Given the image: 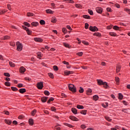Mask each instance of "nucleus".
Masks as SVG:
<instances>
[{
	"mask_svg": "<svg viewBox=\"0 0 130 130\" xmlns=\"http://www.w3.org/2000/svg\"><path fill=\"white\" fill-rule=\"evenodd\" d=\"M104 87L105 88H106V89H107V88H108V84H107V82H104V84H103Z\"/></svg>",
	"mask_w": 130,
	"mask_h": 130,
	"instance_id": "obj_27",
	"label": "nucleus"
},
{
	"mask_svg": "<svg viewBox=\"0 0 130 130\" xmlns=\"http://www.w3.org/2000/svg\"><path fill=\"white\" fill-rule=\"evenodd\" d=\"M47 99H48V97L47 96H43L41 98V100L42 102H43L44 103H45V102H46V101H47Z\"/></svg>",
	"mask_w": 130,
	"mask_h": 130,
	"instance_id": "obj_9",
	"label": "nucleus"
},
{
	"mask_svg": "<svg viewBox=\"0 0 130 130\" xmlns=\"http://www.w3.org/2000/svg\"><path fill=\"white\" fill-rule=\"evenodd\" d=\"M51 110L52 111H55L56 110V109L55 107H52L51 108Z\"/></svg>",
	"mask_w": 130,
	"mask_h": 130,
	"instance_id": "obj_59",
	"label": "nucleus"
},
{
	"mask_svg": "<svg viewBox=\"0 0 130 130\" xmlns=\"http://www.w3.org/2000/svg\"><path fill=\"white\" fill-rule=\"evenodd\" d=\"M37 57L38 58H39L40 59H41V52H38L37 53Z\"/></svg>",
	"mask_w": 130,
	"mask_h": 130,
	"instance_id": "obj_23",
	"label": "nucleus"
},
{
	"mask_svg": "<svg viewBox=\"0 0 130 130\" xmlns=\"http://www.w3.org/2000/svg\"><path fill=\"white\" fill-rule=\"evenodd\" d=\"M11 90H12V91H18V88H17V87H11Z\"/></svg>",
	"mask_w": 130,
	"mask_h": 130,
	"instance_id": "obj_43",
	"label": "nucleus"
},
{
	"mask_svg": "<svg viewBox=\"0 0 130 130\" xmlns=\"http://www.w3.org/2000/svg\"><path fill=\"white\" fill-rule=\"evenodd\" d=\"M9 64L10 67H12L13 68L15 67V63H13V62L9 61Z\"/></svg>",
	"mask_w": 130,
	"mask_h": 130,
	"instance_id": "obj_32",
	"label": "nucleus"
},
{
	"mask_svg": "<svg viewBox=\"0 0 130 130\" xmlns=\"http://www.w3.org/2000/svg\"><path fill=\"white\" fill-rule=\"evenodd\" d=\"M86 113H87V110H83L80 112V113H81V114H84V115H86Z\"/></svg>",
	"mask_w": 130,
	"mask_h": 130,
	"instance_id": "obj_26",
	"label": "nucleus"
},
{
	"mask_svg": "<svg viewBox=\"0 0 130 130\" xmlns=\"http://www.w3.org/2000/svg\"><path fill=\"white\" fill-rule=\"evenodd\" d=\"M70 119H71V120H73L74 121H78V120H79L77 117L74 116H70Z\"/></svg>",
	"mask_w": 130,
	"mask_h": 130,
	"instance_id": "obj_8",
	"label": "nucleus"
},
{
	"mask_svg": "<svg viewBox=\"0 0 130 130\" xmlns=\"http://www.w3.org/2000/svg\"><path fill=\"white\" fill-rule=\"evenodd\" d=\"M95 11L97 12L99 14H102V12L103 11V9L101 7H96L95 8Z\"/></svg>",
	"mask_w": 130,
	"mask_h": 130,
	"instance_id": "obj_5",
	"label": "nucleus"
},
{
	"mask_svg": "<svg viewBox=\"0 0 130 130\" xmlns=\"http://www.w3.org/2000/svg\"><path fill=\"white\" fill-rule=\"evenodd\" d=\"M77 55H78V56H82V55H83V52H80L77 53Z\"/></svg>",
	"mask_w": 130,
	"mask_h": 130,
	"instance_id": "obj_48",
	"label": "nucleus"
},
{
	"mask_svg": "<svg viewBox=\"0 0 130 130\" xmlns=\"http://www.w3.org/2000/svg\"><path fill=\"white\" fill-rule=\"evenodd\" d=\"M96 81H97L98 85H103V84H104V82H103V81H102V80L98 79Z\"/></svg>",
	"mask_w": 130,
	"mask_h": 130,
	"instance_id": "obj_11",
	"label": "nucleus"
},
{
	"mask_svg": "<svg viewBox=\"0 0 130 130\" xmlns=\"http://www.w3.org/2000/svg\"><path fill=\"white\" fill-rule=\"evenodd\" d=\"M121 68V66L120 65H117L116 67V72L118 73L120 71V69Z\"/></svg>",
	"mask_w": 130,
	"mask_h": 130,
	"instance_id": "obj_14",
	"label": "nucleus"
},
{
	"mask_svg": "<svg viewBox=\"0 0 130 130\" xmlns=\"http://www.w3.org/2000/svg\"><path fill=\"white\" fill-rule=\"evenodd\" d=\"M82 43H83V44H85V45H89V43L85 41H83Z\"/></svg>",
	"mask_w": 130,
	"mask_h": 130,
	"instance_id": "obj_56",
	"label": "nucleus"
},
{
	"mask_svg": "<svg viewBox=\"0 0 130 130\" xmlns=\"http://www.w3.org/2000/svg\"><path fill=\"white\" fill-rule=\"evenodd\" d=\"M77 108L78 109H84V106L78 105L77 106Z\"/></svg>",
	"mask_w": 130,
	"mask_h": 130,
	"instance_id": "obj_25",
	"label": "nucleus"
},
{
	"mask_svg": "<svg viewBox=\"0 0 130 130\" xmlns=\"http://www.w3.org/2000/svg\"><path fill=\"white\" fill-rule=\"evenodd\" d=\"M34 40H35V41H36L37 42H42V41H43L42 39L39 38H34Z\"/></svg>",
	"mask_w": 130,
	"mask_h": 130,
	"instance_id": "obj_10",
	"label": "nucleus"
},
{
	"mask_svg": "<svg viewBox=\"0 0 130 130\" xmlns=\"http://www.w3.org/2000/svg\"><path fill=\"white\" fill-rule=\"evenodd\" d=\"M24 25H25V26H27V27H29L30 26V24H29L27 22H24Z\"/></svg>",
	"mask_w": 130,
	"mask_h": 130,
	"instance_id": "obj_52",
	"label": "nucleus"
},
{
	"mask_svg": "<svg viewBox=\"0 0 130 130\" xmlns=\"http://www.w3.org/2000/svg\"><path fill=\"white\" fill-rule=\"evenodd\" d=\"M53 70H54L55 71H58V68H57V66H54L53 67Z\"/></svg>",
	"mask_w": 130,
	"mask_h": 130,
	"instance_id": "obj_47",
	"label": "nucleus"
},
{
	"mask_svg": "<svg viewBox=\"0 0 130 130\" xmlns=\"http://www.w3.org/2000/svg\"><path fill=\"white\" fill-rule=\"evenodd\" d=\"M10 37L9 36H6L4 37V38L3 39L4 40H7L8 39H10Z\"/></svg>",
	"mask_w": 130,
	"mask_h": 130,
	"instance_id": "obj_39",
	"label": "nucleus"
},
{
	"mask_svg": "<svg viewBox=\"0 0 130 130\" xmlns=\"http://www.w3.org/2000/svg\"><path fill=\"white\" fill-rule=\"evenodd\" d=\"M94 36H101V34L99 32H95L93 34Z\"/></svg>",
	"mask_w": 130,
	"mask_h": 130,
	"instance_id": "obj_46",
	"label": "nucleus"
},
{
	"mask_svg": "<svg viewBox=\"0 0 130 130\" xmlns=\"http://www.w3.org/2000/svg\"><path fill=\"white\" fill-rule=\"evenodd\" d=\"M102 107H104V108H106V107H108V103H105V104H103Z\"/></svg>",
	"mask_w": 130,
	"mask_h": 130,
	"instance_id": "obj_22",
	"label": "nucleus"
},
{
	"mask_svg": "<svg viewBox=\"0 0 130 130\" xmlns=\"http://www.w3.org/2000/svg\"><path fill=\"white\" fill-rule=\"evenodd\" d=\"M32 26H34L35 27H37V26H38L39 25V23L37 22H33L31 23Z\"/></svg>",
	"mask_w": 130,
	"mask_h": 130,
	"instance_id": "obj_15",
	"label": "nucleus"
},
{
	"mask_svg": "<svg viewBox=\"0 0 130 130\" xmlns=\"http://www.w3.org/2000/svg\"><path fill=\"white\" fill-rule=\"evenodd\" d=\"M125 12H127L129 15H130V9H125Z\"/></svg>",
	"mask_w": 130,
	"mask_h": 130,
	"instance_id": "obj_60",
	"label": "nucleus"
},
{
	"mask_svg": "<svg viewBox=\"0 0 130 130\" xmlns=\"http://www.w3.org/2000/svg\"><path fill=\"white\" fill-rule=\"evenodd\" d=\"M17 50L18 51H21L23 49V45L19 42H16Z\"/></svg>",
	"mask_w": 130,
	"mask_h": 130,
	"instance_id": "obj_1",
	"label": "nucleus"
},
{
	"mask_svg": "<svg viewBox=\"0 0 130 130\" xmlns=\"http://www.w3.org/2000/svg\"><path fill=\"white\" fill-rule=\"evenodd\" d=\"M19 92L21 94H23V93H25V92H26V89H25V88H21V89H19Z\"/></svg>",
	"mask_w": 130,
	"mask_h": 130,
	"instance_id": "obj_16",
	"label": "nucleus"
},
{
	"mask_svg": "<svg viewBox=\"0 0 130 130\" xmlns=\"http://www.w3.org/2000/svg\"><path fill=\"white\" fill-rule=\"evenodd\" d=\"M44 94H45V95H46L47 96H49L50 93H49V91H47V90H45V91H44Z\"/></svg>",
	"mask_w": 130,
	"mask_h": 130,
	"instance_id": "obj_41",
	"label": "nucleus"
},
{
	"mask_svg": "<svg viewBox=\"0 0 130 130\" xmlns=\"http://www.w3.org/2000/svg\"><path fill=\"white\" fill-rule=\"evenodd\" d=\"M46 13H47V14H53V13H54V12L52 11L51 10H50V9L46 10Z\"/></svg>",
	"mask_w": 130,
	"mask_h": 130,
	"instance_id": "obj_17",
	"label": "nucleus"
},
{
	"mask_svg": "<svg viewBox=\"0 0 130 130\" xmlns=\"http://www.w3.org/2000/svg\"><path fill=\"white\" fill-rule=\"evenodd\" d=\"M107 12H111V8H107Z\"/></svg>",
	"mask_w": 130,
	"mask_h": 130,
	"instance_id": "obj_64",
	"label": "nucleus"
},
{
	"mask_svg": "<svg viewBox=\"0 0 130 130\" xmlns=\"http://www.w3.org/2000/svg\"><path fill=\"white\" fill-rule=\"evenodd\" d=\"M75 7L76 8H77L78 9H80V8H82V6H81V5L78 4H75Z\"/></svg>",
	"mask_w": 130,
	"mask_h": 130,
	"instance_id": "obj_36",
	"label": "nucleus"
},
{
	"mask_svg": "<svg viewBox=\"0 0 130 130\" xmlns=\"http://www.w3.org/2000/svg\"><path fill=\"white\" fill-rule=\"evenodd\" d=\"M63 45L65 47H67L68 48H70V47H71L70 46V45L68 43H63Z\"/></svg>",
	"mask_w": 130,
	"mask_h": 130,
	"instance_id": "obj_28",
	"label": "nucleus"
},
{
	"mask_svg": "<svg viewBox=\"0 0 130 130\" xmlns=\"http://www.w3.org/2000/svg\"><path fill=\"white\" fill-rule=\"evenodd\" d=\"M113 28L114 29V30H119V27L115 25V26H114Z\"/></svg>",
	"mask_w": 130,
	"mask_h": 130,
	"instance_id": "obj_30",
	"label": "nucleus"
},
{
	"mask_svg": "<svg viewBox=\"0 0 130 130\" xmlns=\"http://www.w3.org/2000/svg\"><path fill=\"white\" fill-rule=\"evenodd\" d=\"M26 32L28 35H30L31 33H32V31L31 30H29V29H26Z\"/></svg>",
	"mask_w": 130,
	"mask_h": 130,
	"instance_id": "obj_49",
	"label": "nucleus"
},
{
	"mask_svg": "<svg viewBox=\"0 0 130 130\" xmlns=\"http://www.w3.org/2000/svg\"><path fill=\"white\" fill-rule=\"evenodd\" d=\"M5 85L6 86H8V87H10V86H11V83L9 82H5Z\"/></svg>",
	"mask_w": 130,
	"mask_h": 130,
	"instance_id": "obj_51",
	"label": "nucleus"
},
{
	"mask_svg": "<svg viewBox=\"0 0 130 130\" xmlns=\"http://www.w3.org/2000/svg\"><path fill=\"white\" fill-rule=\"evenodd\" d=\"M118 96L119 99H120V100H122V98H123V96L122 95V94H121V93H119Z\"/></svg>",
	"mask_w": 130,
	"mask_h": 130,
	"instance_id": "obj_38",
	"label": "nucleus"
},
{
	"mask_svg": "<svg viewBox=\"0 0 130 130\" xmlns=\"http://www.w3.org/2000/svg\"><path fill=\"white\" fill-rule=\"evenodd\" d=\"M63 63L64 64H67V66H69V64H70V63H69V62H67V61H63Z\"/></svg>",
	"mask_w": 130,
	"mask_h": 130,
	"instance_id": "obj_62",
	"label": "nucleus"
},
{
	"mask_svg": "<svg viewBox=\"0 0 130 130\" xmlns=\"http://www.w3.org/2000/svg\"><path fill=\"white\" fill-rule=\"evenodd\" d=\"M52 23H56V18L55 17H52L51 20Z\"/></svg>",
	"mask_w": 130,
	"mask_h": 130,
	"instance_id": "obj_21",
	"label": "nucleus"
},
{
	"mask_svg": "<svg viewBox=\"0 0 130 130\" xmlns=\"http://www.w3.org/2000/svg\"><path fill=\"white\" fill-rule=\"evenodd\" d=\"M5 121V123H7V124H11V123H12V121L11 120L6 119Z\"/></svg>",
	"mask_w": 130,
	"mask_h": 130,
	"instance_id": "obj_18",
	"label": "nucleus"
},
{
	"mask_svg": "<svg viewBox=\"0 0 130 130\" xmlns=\"http://www.w3.org/2000/svg\"><path fill=\"white\" fill-rule=\"evenodd\" d=\"M35 114H36V110H34L32 111V112H31V115H32L33 116H34Z\"/></svg>",
	"mask_w": 130,
	"mask_h": 130,
	"instance_id": "obj_40",
	"label": "nucleus"
},
{
	"mask_svg": "<svg viewBox=\"0 0 130 130\" xmlns=\"http://www.w3.org/2000/svg\"><path fill=\"white\" fill-rule=\"evenodd\" d=\"M10 45H11V46H15V45H16V44H15V43H14V42H11V43H10Z\"/></svg>",
	"mask_w": 130,
	"mask_h": 130,
	"instance_id": "obj_63",
	"label": "nucleus"
},
{
	"mask_svg": "<svg viewBox=\"0 0 130 130\" xmlns=\"http://www.w3.org/2000/svg\"><path fill=\"white\" fill-rule=\"evenodd\" d=\"M27 17H34V14L30 12L27 13Z\"/></svg>",
	"mask_w": 130,
	"mask_h": 130,
	"instance_id": "obj_19",
	"label": "nucleus"
},
{
	"mask_svg": "<svg viewBox=\"0 0 130 130\" xmlns=\"http://www.w3.org/2000/svg\"><path fill=\"white\" fill-rule=\"evenodd\" d=\"M18 118H19V119H23V118H24V116L20 115V116H19Z\"/></svg>",
	"mask_w": 130,
	"mask_h": 130,
	"instance_id": "obj_61",
	"label": "nucleus"
},
{
	"mask_svg": "<svg viewBox=\"0 0 130 130\" xmlns=\"http://www.w3.org/2000/svg\"><path fill=\"white\" fill-rule=\"evenodd\" d=\"M4 75L6 77H10V74H9L8 73H4Z\"/></svg>",
	"mask_w": 130,
	"mask_h": 130,
	"instance_id": "obj_55",
	"label": "nucleus"
},
{
	"mask_svg": "<svg viewBox=\"0 0 130 130\" xmlns=\"http://www.w3.org/2000/svg\"><path fill=\"white\" fill-rule=\"evenodd\" d=\"M105 119H106V120H107L108 121H111L112 120V119H111L108 116H106L105 117Z\"/></svg>",
	"mask_w": 130,
	"mask_h": 130,
	"instance_id": "obj_29",
	"label": "nucleus"
},
{
	"mask_svg": "<svg viewBox=\"0 0 130 130\" xmlns=\"http://www.w3.org/2000/svg\"><path fill=\"white\" fill-rule=\"evenodd\" d=\"M91 93H92V89H88L87 90H86V94L87 95H91Z\"/></svg>",
	"mask_w": 130,
	"mask_h": 130,
	"instance_id": "obj_13",
	"label": "nucleus"
},
{
	"mask_svg": "<svg viewBox=\"0 0 130 130\" xmlns=\"http://www.w3.org/2000/svg\"><path fill=\"white\" fill-rule=\"evenodd\" d=\"M64 75L66 76H69V75H72V74H74L73 71H64Z\"/></svg>",
	"mask_w": 130,
	"mask_h": 130,
	"instance_id": "obj_7",
	"label": "nucleus"
},
{
	"mask_svg": "<svg viewBox=\"0 0 130 130\" xmlns=\"http://www.w3.org/2000/svg\"><path fill=\"white\" fill-rule=\"evenodd\" d=\"M19 72L21 74H24V73L26 72V69H25V68H24L23 67H21L19 69Z\"/></svg>",
	"mask_w": 130,
	"mask_h": 130,
	"instance_id": "obj_6",
	"label": "nucleus"
},
{
	"mask_svg": "<svg viewBox=\"0 0 130 130\" xmlns=\"http://www.w3.org/2000/svg\"><path fill=\"white\" fill-rule=\"evenodd\" d=\"M83 17L84 19H90V16L87 15H83Z\"/></svg>",
	"mask_w": 130,
	"mask_h": 130,
	"instance_id": "obj_31",
	"label": "nucleus"
},
{
	"mask_svg": "<svg viewBox=\"0 0 130 130\" xmlns=\"http://www.w3.org/2000/svg\"><path fill=\"white\" fill-rule=\"evenodd\" d=\"M71 110L74 114H77L78 113V110L75 108H72Z\"/></svg>",
	"mask_w": 130,
	"mask_h": 130,
	"instance_id": "obj_12",
	"label": "nucleus"
},
{
	"mask_svg": "<svg viewBox=\"0 0 130 130\" xmlns=\"http://www.w3.org/2000/svg\"><path fill=\"white\" fill-rule=\"evenodd\" d=\"M109 34L111 36H114V37L116 36V34L115 32H110Z\"/></svg>",
	"mask_w": 130,
	"mask_h": 130,
	"instance_id": "obj_34",
	"label": "nucleus"
},
{
	"mask_svg": "<svg viewBox=\"0 0 130 130\" xmlns=\"http://www.w3.org/2000/svg\"><path fill=\"white\" fill-rule=\"evenodd\" d=\"M4 114H6V115H10V112H9V111H5Z\"/></svg>",
	"mask_w": 130,
	"mask_h": 130,
	"instance_id": "obj_58",
	"label": "nucleus"
},
{
	"mask_svg": "<svg viewBox=\"0 0 130 130\" xmlns=\"http://www.w3.org/2000/svg\"><path fill=\"white\" fill-rule=\"evenodd\" d=\"M85 28L86 29H88V28H89V24H88L87 23H85Z\"/></svg>",
	"mask_w": 130,
	"mask_h": 130,
	"instance_id": "obj_57",
	"label": "nucleus"
},
{
	"mask_svg": "<svg viewBox=\"0 0 130 130\" xmlns=\"http://www.w3.org/2000/svg\"><path fill=\"white\" fill-rule=\"evenodd\" d=\"M88 12L89 14H90V15H93V11H92L90 9H88Z\"/></svg>",
	"mask_w": 130,
	"mask_h": 130,
	"instance_id": "obj_50",
	"label": "nucleus"
},
{
	"mask_svg": "<svg viewBox=\"0 0 130 130\" xmlns=\"http://www.w3.org/2000/svg\"><path fill=\"white\" fill-rule=\"evenodd\" d=\"M115 81H116V84H117V85H118V83H119V78H118V77H116V78H115Z\"/></svg>",
	"mask_w": 130,
	"mask_h": 130,
	"instance_id": "obj_35",
	"label": "nucleus"
},
{
	"mask_svg": "<svg viewBox=\"0 0 130 130\" xmlns=\"http://www.w3.org/2000/svg\"><path fill=\"white\" fill-rule=\"evenodd\" d=\"M29 123L30 125H33V123H34L33 119H29Z\"/></svg>",
	"mask_w": 130,
	"mask_h": 130,
	"instance_id": "obj_24",
	"label": "nucleus"
},
{
	"mask_svg": "<svg viewBox=\"0 0 130 130\" xmlns=\"http://www.w3.org/2000/svg\"><path fill=\"white\" fill-rule=\"evenodd\" d=\"M64 125H66L67 126H69V127H73V125L70 124H68L67 123H64Z\"/></svg>",
	"mask_w": 130,
	"mask_h": 130,
	"instance_id": "obj_45",
	"label": "nucleus"
},
{
	"mask_svg": "<svg viewBox=\"0 0 130 130\" xmlns=\"http://www.w3.org/2000/svg\"><path fill=\"white\" fill-rule=\"evenodd\" d=\"M79 92V93H83V92H84V89L82 87H80Z\"/></svg>",
	"mask_w": 130,
	"mask_h": 130,
	"instance_id": "obj_37",
	"label": "nucleus"
},
{
	"mask_svg": "<svg viewBox=\"0 0 130 130\" xmlns=\"http://www.w3.org/2000/svg\"><path fill=\"white\" fill-rule=\"evenodd\" d=\"M37 87L38 89H39V90H42V88H43V82H38L37 84Z\"/></svg>",
	"mask_w": 130,
	"mask_h": 130,
	"instance_id": "obj_3",
	"label": "nucleus"
},
{
	"mask_svg": "<svg viewBox=\"0 0 130 130\" xmlns=\"http://www.w3.org/2000/svg\"><path fill=\"white\" fill-rule=\"evenodd\" d=\"M89 29L90 30V31H91L92 32H95V31H98V28L95 26H90Z\"/></svg>",
	"mask_w": 130,
	"mask_h": 130,
	"instance_id": "obj_4",
	"label": "nucleus"
},
{
	"mask_svg": "<svg viewBox=\"0 0 130 130\" xmlns=\"http://www.w3.org/2000/svg\"><path fill=\"white\" fill-rule=\"evenodd\" d=\"M53 100H54V99H53V98H51L48 101L47 103H50V102H51V101H53Z\"/></svg>",
	"mask_w": 130,
	"mask_h": 130,
	"instance_id": "obj_42",
	"label": "nucleus"
},
{
	"mask_svg": "<svg viewBox=\"0 0 130 130\" xmlns=\"http://www.w3.org/2000/svg\"><path fill=\"white\" fill-rule=\"evenodd\" d=\"M69 88L70 91H72V92H77V88L75 87V85L73 84H70L69 85Z\"/></svg>",
	"mask_w": 130,
	"mask_h": 130,
	"instance_id": "obj_2",
	"label": "nucleus"
},
{
	"mask_svg": "<svg viewBox=\"0 0 130 130\" xmlns=\"http://www.w3.org/2000/svg\"><path fill=\"white\" fill-rule=\"evenodd\" d=\"M7 7H8V10H9V11H12V7H11V5L8 4L7 5Z\"/></svg>",
	"mask_w": 130,
	"mask_h": 130,
	"instance_id": "obj_54",
	"label": "nucleus"
},
{
	"mask_svg": "<svg viewBox=\"0 0 130 130\" xmlns=\"http://www.w3.org/2000/svg\"><path fill=\"white\" fill-rule=\"evenodd\" d=\"M93 100H95V101H97V100H98V99H99V96H98V95H94L93 96Z\"/></svg>",
	"mask_w": 130,
	"mask_h": 130,
	"instance_id": "obj_20",
	"label": "nucleus"
},
{
	"mask_svg": "<svg viewBox=\"0 0 130 130\" xmlns=\"http://www.w3.org/2000/svg\"><path fill=\"white\" fill-rule=\"evenodd\" d=\"M40 23L41 24V25H45V21H44V20H41L40 21Z\"/></svg>",
	"mask_w": 130,
	"mask_h": 130,
	"instance_id": "obj_33",
	"label": "nucleus"
},
{
	"mask_svg": "<svg viewBox=\"0 0 130 130\" xmlns=\"http://www.w3.org/2000/svg\"><path fill=\"white\" fill-rule=\"evenodd\" d=\"M1 60H3V61H2V63H5V62H6V60L3 58V56L2 55L1 56Z\"/></svg>",
	"mask_w": 130,
	"mask_h": 130,
	"instance_id": "obj_44",
	"label": "nucleus"
},
{
	"mask_svg": "<svg viewBox=\"0 0 130 130\" xmlns=\"http://www.w3.org/2000/svg\"><path fill=\"white\" fill-rule=\"evenodd\" d=\"M48 75L50 78L53 79V74L52 73H49Z\"/></svg>",
	"mask_w": 130,
	"mask_h": 130,
	"instance_id": "obj_53",
	"label": "nucleus"
}]
</instances>
